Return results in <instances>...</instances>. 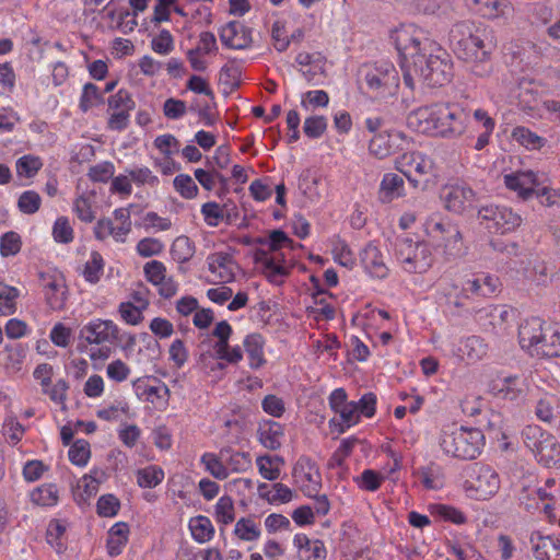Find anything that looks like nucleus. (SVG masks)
Returning <instances> with one entry per match:
<instances>
[{
  "label": "nucleus",
  "instance_id": "dca6fc26",
  "mask_svg": "<svg viewBox=\"0 0 560 560\" xmlns=\"http://www.w3.org/2000/svg\"><path fill=\"white\" fill-rule=\"evenodd\" d=\"M394 167L400 172L408 182L417 188L419 180L411 176V171L419 177L434 176L435 167L433 160L422 152L410 151L398 155L394 161Z\"/></svg>",
  "mask_w": 560,
  "mask_h": 560
},
{
  "label": "nucleus",
  "instance_id": "052dcab7",
  "mask_svg": "<svg viewBox=\"0 0 560 560\" xmlns=\"http://www.w3.org/2000/svg\"><path fill=\"white\" fill-rule=\"evenodd\" d=\"M234 534L244 541H254L260 537L259 526L250 518H240L234 527Z\"/></svg>",
  "mask_w": 560,
  "mask_h": 560
},
{
  "label": "nucleus",
  "instance_id": "4d7b16f0",
  "mask_svg": "<svg viewBox=\"0 0 560 560\" xmlns=\"http://www.w3.org/2000/svg\"><path fill=\"white\" fill-rule=\"evenodd\" d=\"M97 417L105 421H118L129 415V405L126 400H115L113 404L97 410Z\"/></svg>",
  "mask_w": 560,
  "mask_h": 560
},
{
  "label": "nucleus",
  "instance_id": "f257e3e1",
  "mask_svg": "<svg viewBox=\"0 0 560 560\" xmlns=\"http://www.w3.org/2000/svg\"><path fill=\"white\" fill-rule=\"evenodd\" d=\"M448 40L455 56L463 60L477 77L492 71V56L497 50V37L490 26L470 20L452 25Z\"/></svg>",
  "mask_w": 560,
  "mask_h": 560
},
{
  "label": "nucleus",
  "instance_id": "6ab92c4d",
  "mask_svg": "<svg viewBox=\"0 0 560 560\" xmlns=\"http://www.w3.org/2000/svg\"><path fill=\"white\" fill-rule=\"evenodd\" d=\"M445 209L454 213H463L476 201V192L465 183L447 184L441 191Z\"/></svg>",
  "mask_w": 560,
  "mask_h": 560
},
{
  "label": "nucleus",
  "instance_id": "f03ea898",
  "mask_svg": "<svg viewBox=\"0 0 560 560\" xmlns=\"http://www.w3.org/2000/svg\"><path fill=\"white\" fill-rule=\"evenodd\" d=\"M470 114L459 104L433 103L409 113L407 125L423 135L457 139L468 127Z\"/></svg>",
  "mask_w": 560,
  "mask_h": 560
},
{
  "label": "nucleus",
  "instance_id": "412c9836",
  "mask_svg": "<svg viewBox=\"0 0 560 560\" xmlns=\"http://www.w3.org/2000/svg\"><path fill=\"white\" fill-rule=\"evenodd\" d=\"M80 335L91 345L114 343L119 338V328L113 320L97 318L85 324Z\"/></svg>",
  "mask_w": 560,
  "mask_h": 560
},
{
  "label": "nucleus",
  "instance_id": "e433bc0d",
  "mask_svg": "<svg viewBox=\"0 0 560 560\" xmlns=\"http://www.w3.org/2000/svg\"><path fill=\"white\" fill-rule=\"evenodd\" d=\"M129 526L125 522L115 523L108 530L106 548L110 557L119 556L129 538Z\"/></svg>",
  "mask_w": 560,
  "mask_h": 560
},
{
  "label": "nucleus",
  "instance_id": "aec40b11",
  "mask_svg": "<svg viewBox=\"0 0 560 560\" xmlns=\"http://www.w3.org/2000/svg\"><path fill=\"white\" fill-rule=\"evenodd\" d=\"M503 183L509 190L516 192L521 199L527 200L536 196L537 189L541 188L545 180L540 179L538 173L526 170L505 174Z\"/></svg>",
  "mask_w": 560,
  "mask_h": 560
},
{
  "label": "nucleus",
  "instance_id": "a211bd4d",
  "mask_svg": "<svg viewBox=\"0 0 560 560\" xmlns=\"http://www.w3.org/2000/svg\"><path fill=\"white\" fill-rule=\"evenodd\" d=\"M39 281L47 305L52 311H61L66 306L67 285L65 277L56 270L42 271Z\"/></svg>",
  "mask_w": 560,
  "mask_h": 560
},
{
  "label": "nucleus",
  "instance_id": "393cba45",
  "mask_svg": "<svg viewBox=\"0 0 560 560\" xmlns=\"http://www.w3.org/2000/svg\"><path fill=\"white\" fill-rule=\"evenodd\" d=\"M511 314L512 311L505 305H486L472 313L475 320L486 331L504 329Z\"/></svg>",
  "mask_w": 560,
  "mask_h": 560
},
{
  "label": "nucleus",
  "instance_id": "a878e982",
  "mask_svg": "<svg viewBox=\"0 0 560 560\" xmlns=\"http://www.w3.org/2000/svg\"><path fill=\"white\" fill-rule=\"evenodd\" d=\"M136 396L151 404L166 402L170 395L168 387L160 380L152 376H143L132 382Z\"/></svg>",
  "mask_w": 560,
  "mask_h": 560
},
{
  "label": "nucleus",
  "instance_id": "6e6552de",
  "mask_svg": "<svg viewBox=\"0 0 560 560\" xmlns=\"http://www.w3.org/2000/svg\"><path fill=\"white\" fill-rule=\"evenodd\" d=\"M394 258L400 268L408 273L423 275L434 264V255L425 241L410 237H397L394 244Z\"/></svg>",
  "mask_w": 560,
  "mask_h": 560
},
{
  "label": "nucleus",
  "instance_id": "ea45409f",
  "mask_svg": "<svg viewBox=\"0 0 560 560\" xmlns=\"http://www.w3.org/2000/svg\"><path fill=\"white\" fill-rule=\"evenodd\" d=\"M267 483H260L258 486L259 495L266 499L271 504H283L288 503L293 498L292 490L284 483L276 482L272 485V490L269 491Z\"/></svg>",
  "mask_w": 560,
  "mask_h": 560
},
{
  "label": "nucleus",
  "instance_id": "39448f33",
  "mask_svg": "<svg viewBox=\"0 0 560 560\" xmlns=\"http://www.w3.org/2000/svg\"><path fill=\"white\" fill-rule=\"evenodd\" d=\"M518 342L529 355L537 358L560 357V329L539 317L525 319L518 327Z\"/></svg>",
  "mask_w": 560,
  "mask_h": 560
},
{
  "label": "nucleus",
  "instance_id": "c756f323",
  "mask_svg": "<svg viewBox=\"0 0 560 560\" xmlns=\"http://www.w3.org/2000/svg\"><path fill=\"white\" fill-rule=\"evenodd\" d=\"M474 10L487 20L508 19L513 5L508 0H467Z\"/></svg>",
  "mask_w": 560,
  "mask_h": 560
},
{
  "label": "nucleus",
  "instance_id": "8fccbe9b",
  "mask_svg": "<svg viewBox=\"0 0 560 560\" xmlns=\"http://www.w3.org/2000/svg\"><path fill=\"white\" fill-rule=\"evenodd\" d=\"M512 138L529 150H538L542 148L546 142L544 138L523 126H517L513 129Z\"/></svg>",
  "mask_w": 560,
  "mask_h": 560
},
{
  "label": "nucleus",
  "instance_id": "5fc2aeb1",
  "mask_svg": "<svg viewBox=\"0 0 560 560\" xmlns=\"http://www.w3.org/2000/svg\"><path fill=\"white\" fill-rule=\"evenodd\" d=\"M324 293V290H318L317 293L314 294L316 306L308 310L310 316L317 322L331 320L336 314L335 307L327 303L326 298L323 296Z\"/></svg>",
  "mask_w": 560,
  "mask_h": 560
},
{
  "label": "nucleus",
  "instance_id": "cd10ccee",
  "mask_svg": "<svg viewBox=\"0 0 560 560\" xmlns=\"http://www.w3.org/2000/svg\"><path fill=\"white\" fill-rule=\"evenodd\" d=\"M221 43L231 49H245L252 44V32L243 23L233 21L220 30Z\"/></svg>",
  "mask_w": 560,
  "mask_h": 560
},
{
  "label": "nucleus",
  "instance_id": "09e8293b",
  "mask_svg": "<svg viewBox=\"0 0 560 560\" xmlns=\"http://www.w3.org/2000/svg\"><path fill=\"white\" fill-rule=\"evenodd\" d=\"M386 476L373 469H364L361 475L353 478L354 483L359 489L375 492L377 491L383 482L386 480Z\"/></svg>",
  "mask_w": 560,
  "mask_h": 560
},
{
  "label": "nucleus",
  "instance_id": "2f4dec72",
  "mask_svg": "<svg viewBox=\"0 0 560 560\" xmlns=\"http://www.w3.org/2000/svg\"><path fill=\"white\" fill-rule=\"evenodd\" d=\"M472 119L476 122L477 128L480 130L474 144V149L477 151H481L490 142L491 136L495 129V120L483 108H476L472 112Z\"/></svg>",
  "mask_w": 560,
  "mask_h": 560
},
{
  "label": "nucleus",
  "instance_id": "f704fd0d",
  "mask_svg": "<svg viewBox=\"0 0 560 560\" xmlns=\"http://www.w3.org/2000/svg\"><path fill=\"white\" fill-rule=\"evenodd\" d=\"M243 346L250 369H259L266 363L264 353L265 339L260 334L254 332L247 335L243 341Z\"/></svg>",
  "mask_w": 560,
  "mask_h": 560
},
{
  "label": "nucleus",
  "instance_id": "9d476101",
  "mask_svg": "<svg viewBox=\"0 0 560 560\" xmlns=\"http://www.w3.org/2000/svg\"><path fill=\"white\" fill-rule=\"evenodd\" d=\"M392 37L401 58V66L407 70L411 68L418 57L429 50L427 43L433 42L422 28L411 23L401 24L395 30Z\"/></svg>",
  "mask_w": 560,
  "mask_h": 560
},
{
  "label": "nucleus",
  "instance_id": "774afa93",
  "mask_svg": "<svg viewBox=\"0 0 560 560\" xmlns=\"http://www.w3.org/2000/svg\"><path fill=\"white\" fill-rule=\"evenodd\" d=\"M164 247V243L161 240L144 237L137 243L136 252L140 257L149 258L161 255Z\"/></svg>",
  "mask_w": 560,
  "mask_h": 560
},
{
  "label": "nucleus",
  "instance_id": "7c9ffc66",
  "mask_svg": "<svg viewBox=\"0 0 560 560\" xmlns=\"http://www.w3.org/2000/svg\"><path fill=\"white\" fill-rule=\"evenodd\" d=\"M378 200L382 203H390L406 196L404 177L396 173H385L378 187Z\"/></svg>",
  "mask_w": 560,
  "mask_h": 560
},
{
  "label": "nucleus",
  "instance_id": "7ed1b4c3",
  "mask_svg": "<svg viewBox=\"0 0 560 560\" xmlns=\"http://www.w3.org/2000/svg\"><path fill=\"white\" fill-rule=\"evenodd\" d=\"M256 243L260 247L255 250V262L260 266L262 275L270 283L282 284L292 269L282 249H292L294 242L283 231L273 230L267 237L257 238Z\"/></svg>",
  "mask_w": 560,
  "mask_h": 560
},
{
  "label": "nucleus",
  "instance_id": "2eb2a0df",
  "mask_svg": "<svg viewBox=\"0 0 560 560\" xmlns=\"http://www.w3.org/2000/svg\"><path fill=\"white\" fill-rule=\"evenodd\" d=\"M412 138L404 131L392 128L375 133L368 143L369 154L377 160L387 159L410 148Z\"/></svg>",
  "mask_w": 560,
  "mask_h": 560
},
{
  "label": "nucleus",
  "instance_id": "13d9d810",
  "mask_svg": "<svg viewBox=\"0 0 560 560\" xmlns=\"http://www.w3.org/2000/svg\"><path fill=\"white\" fill-rule=\"evenodd\" d=\"M103 94L93 83H85L80 96L79 107L83 113L100 105L103 102Z\"/></svg>",
  "mask_w": 560,
  "mask_h": 560
},
{
  "label": "nucleus",
  "instance_id": "72a5a7b5",
  "mask_svg": "<svg viewBox=\"0 0 560 560\" xmlns=\"http://www.w3.org/2000/svg\"><path fill=\"white\" fill-rule=\"evenodd\" d=\"M257 435L264 447L276 451L282 444L283 427L279 422L264 420L258 425Z\"/></svg>",
  "mask_w": 560,
  "mask_h": 560
},
{
  "label": "nucleus",
  "instance_id": "1a4fd4ad",
  "mask_svg": "<svg viewBox=\"0 0 560 560\" xmlns=\"http://www.w3.org/2000/svg\"><path fill=\"white\" fill-rule=\"evenodd\" d=\"M499 285V279L491 275H479L466 279L460 287L448 283L443 292L447 304L455 307H466L467 301L472 296H488L494 293Z\"/></svg>",
  "mask_w": 560,
  "mask_h": 560
},
{
  "label": "nucleus",
  "instance_id": "bb28decb",
  "mask_svg": "<svg viewBox=\"0 0 560 560\" xmlns=\"http://www.w3.org/2000/svg\"><path fill=\"white\" fill-rule=\"evenodd\" d=\"M360 262L364 271L374 279H385L389 269L384 261L383 254L374 243L366 244L360 252Z\"/></svg>",
  "mask_w": 560,
  "mask_h": 560
},
{
  "label": "nucleus",
  "instance_id": "c85d7f7f",
  "mask_svg": "<svg viewBox=\"0 0 560 560\" xmlns=\"http://www.w3.org/2000/svg\"><path fill=\"white\" fill-rule=\"evenodd\" d=\"M529 541L537 560H560V538L533 532Z\"/></svg>",
  "mask_w": 560,
  "mask_h": 560
},
{
  "label": "nucleus",
  "instance_id": "f8f14e48",
  "mask_svg": "<svg viewBox=\"0 0 560 560\" xmlns=\"http://www.w3.org/2000/svg\"><path fill=\"white\" fill-rule=\"evenodd\" d=\"M360 73L366 88L377 95L393 94L399 86L398 71L389 61L364 65Z\"/></svg>",
  "mask_w": 560,
  "mask_h": 560
},
{
  "label": "nucleus",
  "instance_id": "680f3d73",
  "mask_svg": "<svg viewBox=\"0 0 560 560\" xmlns=\"http://www.w3.org/2000/svg\"><path fill=\"white\" fill-rule=\"evenodd\" d=\"M205 223L210 228H217L223 222L225 212L223 206L215 201H208L200 208Z\"/></svg>",
  "mask_w": 560,
  "mask_h": 560
},
{
  "label": "nucleus",
  "instance_id": "a19ab883",
  "mask_svg": "<svg viewBox=\"0 0 560 560\" xmlns=\"http://www.w3.org/2000/svg\"><path fill=\"white\" fill-rule=\"evenodd\" d=\"M283 464V458L277 455H262L256 458V466L259 474L264 479L269 481H275L280 477Z\"/></svg>",
  "mask_w": 560,
  "mask_h": 560
},
{
  "label": "nucleus",
  "instance_id": "0e129e2a",
  "mask_svg": "<svg viewBox=\"0 0 560 560\" xmlns=\"http://www.w3.org/2000/svg\"><path fill=\"white\" fill-rule=\"evenodd\" d=\"M52 237L57 243L69 244L74 238V232L67 217H59L52 225Z\"/></svg>",
  "mask_w": 560,
  "mask_h": 560
},
{
  "label": "nucleus",
  "instance_id": "c03bdc74",
  "mask_svg": "<svg viewBox=\"0 0 560 560\" xmlns=\"http://www.w3.org/2000/svg\"><path fill=\"white\" fill-rule=\"evenodd\" d=\"M200 463L215 479L224 480L229 477V468L225 465L223 451L220 452V456L214 453H205L200 458Z\"/></svg>",
  "mask_w": 560,
  "mask_h": 560
},
{
  "label": "nucleus",
  "instance_id": "4c0bfd02",
  "mask_svg": "<svg viewBox=\"0 0 560 560\" xmlns=\"http://www.w3.org/2000/svg\"><path fill=\"white\" fill-rule=\"evenodd\" d=\"M329 245L335 262L347 269H352L355 266V255L343 238L339 235H334L329 240Z\"/></svg>",
  "mask_w": 560,
  "mask_h": 560
},
{
  "label": "nucleus",
  "instance_id": "de8ad7c7",
  "mask_svg": "<svg viewBox=\"0 0 560 560\" xmlns=\"http://www.w3.org/2000/svg\"><path fill=\"white\" fill-rule=\"evenodd\" d=\"M20 291L15 287H11L0 282V315L9 316L15 313Z\"/></svg>",
  "mask_w": 560,
  "mask_h": 560
},
{
  "label": "nucleus",
  "instance_id": "c9c22d12",
  "mask_svg": "<svg viewBox=\"0 0 560 560\" xmlns=\"http://www.w3.org/2000/svg\"><path fill=\"white\" fill-rule=\"evenodd\" d=\"M335 413L338 415V418H331L329 420V427L331 431L337 434L345 433L348 429L360 422L354 401L348 402Z\"/></svg>",
  "mask_w": 560,
  "mask_h": 560
},
{
  "label": "nucleus",
  "instance_id": "ddd939ff",
  "mask_svg": "<svg viewBox=\"0 0 560 560\" xmlns=\"http://www.w3.org/2000/svg\"><path fill=\"white\" fill-rule=\"evenodd\" d=\"M470 470L469 478L463 485L468 498L488 500L499 491L501 479L491 466L477 463Z\"/></svg>",
  "mask_w": 560,
  "mask_h": 560
},
{
  "label": "nucleus",
  "instance_id": "79ce46f5",
  "mask_svg": "<svg viewBox=\"0 0 560 560\" xmlns=\"http://www.w3.org/2000/svg\"><path fill=\"white\" fill-rule=\"evenodd\" d=\"M30 499L36 505L50 508L58 503L59 491L55 483H43L31 491Z\"/></svg>",
  "mask_w": 560,
  "mask_h": 560
},
{
  "label": "nucleus",
  "instance_id": "3c124183",
  "mask_svg": "<svg viewBox=\"0 0 560 560\" xmlns=\"http://www.w3.org/2000/svg\"><path fill=\"white\" fill-rule=\"evenodd\" d=\"M214 518L217 523L226 526L235 520L234 501L230 495H222L214 505Z\"/></svg>",
  "mask_w": 560,
  "mask_h": 560
},
{
  "label": "nucleus",
  "instance_id": "b1692460",
  "mask_svg": "<svg viewBox=\"0 0 560 560\" xmlns=\"http://www.w3.org/2000/svg\"><path fill=\"white\" fill-rule=\"evenodd\" d=\"M208 270L222 283L235 280L240 266L229 252H214L207 257Z\"/></svg>",
  "mask_w": 560,
  "mask_h": 560
},
{
  "label": "nucleus",
  "instance_id": "e2e57ef3",
  "mask_svg": "<svg viewBox=\"0 0 560 560\" xmlns=\"http://www.w3.org/2000/svg\"><path fill=\"white\" fill-rule=\"evenodd\" d=\"M153 145L163 158H173L180 149L179 141L171 133L158 136L153 141Z\"/></svg>",
  "mask_w": 560,
  "mask_h": 560
},
{
  "label": "nucleus",
  "instance_id": "20e7f679",
  "mask_svg": "<svg viewBox=\"0 0 560 560\" xmlns=\"http://www.w3.org/2000/svg\"><path fill=\"white\" fill-rule=\"evenodd\" d=\"M427 46L429 50L418 57L404 74L405 83L411 89L413 74L429 86H442L453 78V62L447 51L436 42H428Z\"/></svg>",
  "mask_w": 560,
  "mask_h": 560
},
{
  "label": "nucleus",
  "instance_id": "bf43d9fd",
  "mask_svg": "<svg viewBox=\"0 0 560 560\" xmlns=\"http://www.w3.org/2000/svg\"><path fill=\"white\" fill-rule=\"evenodd\" d=\"M517 384L518 378L515 376L498 378L492 385V390L494 392L495 395L504 399L513 400L520 394Z\"/></svg>",
  "mask_w": 560,
  "mask_h": 560
},
{
  "label": "nucleus",
  "instance_id": "69168bd1",
  "mask_svg": "<svg viewBox=\"0 0 560 560\" xmlns=\"http://www.w3.org/2000/svg\"><path fill=\"white\" fill-rule=\"evenodd\" d=\"M329 104V95L324 90H312L302 94L301 106L305 110L316 107H327Z\"/></svg>",
  "mask_w": 560,
  "mask_h": 560
},
{
  "label": "nucleus",
  "instance_id": "603ef678",
  "mask_svg": "<svg viewBox=\"0 0 560 560\" xmlns=\"http://www.w3.org/2000/svg\"><path fill=\"white\" fill-rule=\"evenodd\" d=\"M43 161L34 154H25L15 162L16 174L20 177L32 178L43 167Z\"/></svg>",
  "mask_w": 560,
  "mask_h": 560
},
{
  "label": "nucleus",
  "instance_id": "f3484780",
  "mask_svg": "<svg viewBox=\"0 0 560 560\" xmlns=\"http://www.w3.org/2000/svg\"><path fill=\"white\" fill-rule=\"evenodd\" d=\"M292 477L295 486L306 497L316 495L322 488V475L315 462L301 456L293 466Z\"/></svg>",
  "mask_w": 560,
  "mask_h": 560
},
{
  "label": "nucleus",
  "instance_id": "58836bf2",
  "mask_svg": "<svg viewBox=\"0 0 560 560\" xmlns=\"http://www.w3.org/2000/svg\"><path fill=\"white\" fill-rule=\"evenodd\" d=\"M188 528L192 539L198 544H206L214 537L215 529L208 516L197 515L189 520Z\"/></svg>",
  "mask_w": 560,
  "mask_h": 560
},
{
  "label": "nucleus",
  "instance_id": "4468645a",
  "mask_svg": "<svg viewBox=\"0 0 560 560\" xmlns=\"http://www.w3.org/2000/svg\"><path fill=\"white\" fill-rule=\"evenodd\" d=\"M522 439L536 458L546 466L560 459V444L549 432L538 425H527L522 431Z\"/></svg>",
  "mask_w": 560,
  "mask_h": 560
},
{
  "label": "nucleus",
  "instance_id": "0eeeda50",
  "mask_svg": "<svg viewBox=\"0 0 560 560\" xmlns=\"http://www.w3.org/2000/svg\"><path fill=\"white\" fill-rule=\"evenodd\" d=\"M424 234L431 248L441 253L446 260L455 259L464 253V242L458 225L443 218L440 213H433L427 218L423 224Z\"/></svg>",
  "mask_w": 560,
  "mask_h": 560
},
{
  "label": "nucleus",
  "instance_id": "37998d69",
  "mask_svg": "<svg viewBox=\"0 0 560 560\" xmlns=\"http://www.w3.org/2000/svg\"><path fill=\"white\" fill-rule=\"evenodd\" d=\"M421 485L428 490H438L443 487V474L440 466L434 463L420 467L416 471Z\"/></svg>",
  "mask_w": 560,
  "mask_h": 560
},
{
  "label": "nucleus",
  "instance_id": "473e14b6",
  "mask_svg": "<svg viewBox=\"0 0 560 560\" xmlns=\"http://www.w3.org/2000/svg\"><path fill=\"white\" fill-rule=\"evenodd\" d=\"M303 560H326L327 550L324 541L310 539L305 534H296L293 538Z\"/></svg>",
  "mask_w": 560,
  "mask_h": 560
},
{
  "label": "nucleus",
  "instance_id": "5701e85b",
  "mask_svg": "<svg viewBox=\"0 0 560 560\" xmlns=\"http://www.w3.org/2000/svg\"><path fill=\"white\" fill-rule=\"evenodd\" d=\"M489 351V345L480 336L471 335L459 339L454 345L452 353L466 364H475L483 360Z\"/></svg>",
  "mask_w": 560,
  "mask_h": 560
},
{
  "label": "nucleus",
  "instance_id": "6e6d98bb",
  "mask_svg": "<svg viewBox=\"0 0 560 560\" xmlns=\"http://www.w3.org/2000/svg\"><path fill=\"white\" fill-rule=\"evenodd\" d=\"M431 514L442 521L456 525L466 523V515L458 509L446 504H433L430 506Z\"/></svg>",
  "mask_w": 560,
  "mask_h": 560
},
{
  "label": "nucleus",
  "instance_id": "423d86ee",
  "mask_svg": "<svg viewBox=\"0 0 560 560\" xmlns=\"http://www.w3.org/2000/svg\"><path fill=\"white\" fill-rule=\"evenodd\" d=\"M485 444V434L478 428L445 425L439 436V446L443 454L460 460L477 458Z\"/></svg>",
  "mask_w": 560,
  "mask_h": 560
},
{
  "label": "nucleus",
  "instance_id": "9b49d317",
  "mask_svg": "<svg viewBox=\"0 0 560 560\" xmlns=\"http://www.w3.org/2000/svg\"><path fill=\"white\" fill-rule=\"evenodd\" d=\"M479 225L489 234L505 235L514 232L522 224V217L504 205H487L478 210Z\"/></svg>",
  "mask_w": 560,
  "mask_h": 560
},
{
  "label": "nucleus",
  "instance_id": "4be33fe9",
  "mask_svg": "<svg viewBox=\"0 0 560 560\" xmlns=\"http://www.w3.org/2000/svg\"><path fill=\"white\" fill-rule=\"evenodd\" d=\"M559 493L560 488H557L556 479L548 478L546 479L544 486L533 490L530 493L533 498H529L528 502H525V508L528 511L532 509H538L539 503H541L545 515L550 522H553L556 517L553 510Z\"/></svg>",
  "mask_w": 560,
  "mask_h": 560
},
{
  "label": "nucleus",
  "instance_id": "a18cd8bd",
  "mask_svg": "<svg viewBox=\"0 0 560 560\" xmlns=\"http://www.w3.org/2000/svg\"><path fill=\"white\" fill-rule=\"evenodd\" d=\"M126 173L130 175L132 184L137 187L156 188L160 185L159 177L148 166L137 165L135 167L127 168Z\"/></svg>",
  "mask_w": 560,
  "mask_h": 560
},
{
  "label": "nucleus",
  "instance_id": "864d4df0",
  "mask_svg": "<svg viewBox=\"0 0 560 560\" xmlns=\"http://www.w3.org/2000/svg\"><path fill=\"white\" fill-rule=\"evenodd\" d=\"M163 479V469L155 465L147 466L137 471V483L141 488H155Z\"/></svg>",
  "mask_w": 560,
  "mask_h": 560
},
{
  "label": "nucleus",
  "instance_id": "338daca9",
  "mask_svg": "<svg viewBox=\"0 0 560 560\" xmlns=\"http://www.w3.org/2000/svg\"><path fill=\"white\" fill-rule=\"evenodd\" d=\"M42 206V198L35 190L23 191L18 199V208L24 214L36 213Z\"/></svg>",
  "mask_w": 560,
  "mask_h": 560
},
{
  "label": "nucleus",
  "instance_id": "49530a36",
  "mask_svg": "<svg viewBox=\"0 0 560 560\" xmlns=\"http://www.w3.org/2000/svg\"><path fill=\"white\" fill-rule=\"evenodd\" d=\"M104 266L103 256L98 252L93 250L82 271L84 280L91 284H96L104 273Z\"/></svg>",
  "mask_w": 560,
  "mask_h": 560
}]
</instances>
